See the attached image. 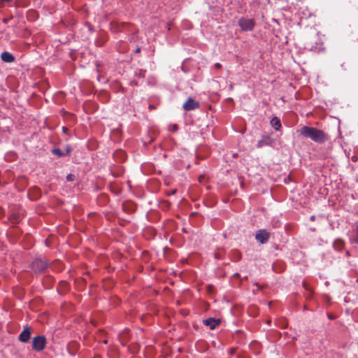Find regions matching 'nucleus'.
Wrapping results in <instances>:
<instances>
[{
	"label": "nucleus",
	"instance_id": "1",
	"mask_svg": "<svg viewBox=\"0 0 358 358\" xmlns=\"http://www.w3.org/2000/svg\"><path fill=\"white\" fill-rule=\"evenodd\" d=\"M299 132L304 138H309L317 143H323L327 140V135L322 130L308 126L302 127Z\"/></svg>",
	"mask_w": 358,
	"mask_h": 358
},
{
	"label": "nucleus",
	"instance_id": "2",
	"mask_svg": "<svg viewBox=\"0 0 358 358\" xmlns=\"http://www.w3.org/2000/svg\"><path fill=\"white\" fill-rule=\"evenodd\" d=\"M46 344V338L44 336H37L34 337L32 340V348L36 351L43 350Z\"/></svg>",
	"mask_w": 358,
	"mask_h": 358
},
{
	"label": "nucleus",
	"instance_id": "3",
	"mask_svg": "<svg viewBox=\"0 0 358 358\" xmlns=\"http://www.w3.org/2000/svg\"><path fill=\"white\" fill-rule=\"evenodd\" d=\"M255 22L253 19L242 17L238 20V25L244 31H251L255 27Z\"/></svg>",
	"mask_w": 358,
	"mask_h": 358
},
{
	"label": "nucleus",
	"instance_id": "4",
	"mask_svg": "<svg viewBox=\"0 0 358 358\" xmlns=\"http://www.w3.org/2000/svg\"><path fill=\"white\" fill-rule=\"evenodd\" d=\"M48 267V263L45 261L37 259L31 263V269L35 272H41Z\"/></svg>",
	"mask_w": 358,
	"mask_h": 358
},
{
	"label": "nucleus",
	"instance_id": "5",
	"mask_svg": "<svg viewBox=\"0 0 358 358\" xmlns=\"http://www.w3.org/2000/svg\"><path fill=\"white\" fill-rule=\"evenodd\" d=\"M270 237V234L264 229L258 230L255 235L256 240L262 244L266 243Z\"/></svg>",
	"mask_w": 358,
	"mask_h": 358
},
{
	"label": "nucleus",
	"instance_id": "6",
	"mask_svg": "<svg viewBox=\"0 0 358 358\" xmlns=\"http://www.w3.org/2000/svg\"><path fill=\"white\" fill-rule=\"evenodd\" d=\"M199 106V102L190 97L187 99L182 106L183 109L187 111L198 108Z\"/></svg>",
	"mask_w": 358,
	"mask_h": 358
},
{
	"label": "nucleus",
	"instance_id": "7",
	"mask_svg": "<svg viewBox=\"0 0 358 358\" xmlns=\"http://www.w3.org/2000/svg\"><path fill=\"white\" fill-rule=\"evenodd\" d=\"M31 334V328L29 326H26L19 335V340L22 343H27L30 339Z\"/></svg>",
	"mask_w": 358,
	"mask_h": 358
},
{
	"label": "nucleus",
	"instance_id": "8",
	"mask_svg": "<svg viewBox=\"0 0 358 358\" xmlns=\"http://www.w3.org/2000/svg\"><path fill=\"white\" fill-rule=\"evenodd\" d=\"M220 323V320H216L213 317L208 318L204 321V324L206 326L210 327V328L211 329H215Z\"/></svg>",
	"mask_w": 358,
	"mask_h": 358
},
{
	"label": "nucleus",
	"instance_id": "9",
	"mask_svg": "<svg viewBox=\"0 0 358 358\" xmlns=\"http://www.w3.org/2000/svg\"><path fill=\"white\" fill-rule=\"evenodd\" d=\"M1 58L3 62L8 63H11L15 60L14 56L8 52H2L1 55Z\"/></svg>",
	"mask_w": 358,
	"mask_h": 358
},
{
	"label": "nucleus",
	"instance_id": "10",
	"mask_svg": "<svg viewBox=\"0 0 358 358\" xmlns=\"http://www.w3.org/2000/svg\"><path fill=\"white\" fill-rule=\"evenodd\" d=\"M122 209L124 211L131 213L136 210V206L131 201H126L122 204Z\"/></svg>",
	"mask_w": 358,
	"mask_h": 358
},
{
	"label": "nucleus",
	"instance_id": "11",
	"mask_svg": "<svg viewBox=\"0 0 358 358\" xmlns=\"http://www.w3.org/2000/svg\"><path fill=\"white\" fill-rule=\"evenodd\" d=\"M40 190L36 187H33L29 192V197L32 200L38 199L40 196Z\"/></svg>",
	"mask_w": 358,
	"mask_h": 358
},
{
	"label": "nucleus",
	"instance_id": "12",
	"mask_svg": "<svg viewBox=\"0 0 358 358\" xmlns=\"http://www.w3.org/2000/svg\"><path fill=\"white\" fill-rule=\"evenodd\" d=\"M271 124L275 130H279V129L281 127L280 120L276 117L271 119Z\"/></svg>",
	"mask_w": 358,
	"mask_h": 358
},
{
	"label": "nucleus",
	"instance_id": "13",
	"mask_svg": "<svg viewBox=\"0 0 358 358\" xmlns=\"http://www.w3.org/2000/svg\"><path fill=\"white\" fill-rule=\"evenodd\" d=\"M114 157L118 159L120 161H124L126 159V153L123 150H117L114 153Z\"/></svg>",
	"mask_w": 358,
	"mask_h": 358
},
{
	"label": "nucleus",
	"instance_id": "14",
	"mask_svg": "<svg viewBox=\"0 0 358 358\" xmlns=\"http://www.w3.org/2000/svg\"><path fill=\"white\" fill-rule=\"evenodd\" d=\"M303 288L307 291V293L306 294V296L307 299H310L313 295V291L310 286L308 285L307 282H303Z\"/></svg>",
	"mask_w": 358,
	"mask_h": 358
},
{
	"label": "nucleus",
	"instance_id": "15",
	"mask_svg": "<svg viewBox=\"0 0 358 358\" xmlns=\"http://www.w3.org/2000/svg\"><path fill=\"white\" fill-rule=\"evenodd\" d=\"M334 246L336 250H341L344 247V242L342 240L338 239L334 242Z\"/></svg>",
	"mask_w": 358,
	"mask_h": 358
},
{
	"label": "nucleus",
	"instance_id": "16",
	"mask_svg": "<svg viewBox=\"0 0 358 358\" xmlns=\"http://www.w3.org/2000/svg\"><path fill=\"white\" fill-rule=\"evenodd\" d=\"M351 242L358 244V224L356 227L355 235L351 238Z\"/></svg>",
	"mask_w": 358,
	"mask_h": 358
},
{
	"label": "nucleus",
	"instance_id": "17",
	"mask_svg": "<svg viewBox=\"0 0 358 358\" xmlns=\"http://www.w3.org/2000/svg\"><path fill=\"white\" fill-rule=\"evenodd\" d=\"M52 152L54 155H56L58 157H62L64 155V153L59 148H55Z\"/></svg>",
	"mask_w": 358,
	"mask_h": 358
},
{
	"label": "nucleus",
	"instance_id": "18",
	"mask_svg": "<svg viewBox=\"0 0 358 358\" xmlns=\"http://www.w3.org/2000/svg\"><path fill=\"white\" fill-rule=\"evenodd\" d=\"M171 206V203L169 201H163L162 203H161V206L162 208H164V209H168Z\"/></svg>",
	"mask_w": 358,
	"mask_h": 358
},
{
	"label": "nucleus",
	"instance_id": "19",
	"mask_svg": "<svg viewBox=\"0 0 358 358\" xmlns=\"http://www.w3.org/2000/svg\"><path fill=\"white\" fill-rule=\"evenodd\" d=\"M75 179H76V176H75V175H73V174H69V175L66 176V180H67L68 181L71 182V181L75 180Z\"/></svg>",
	"mask_w": 358,
	"mask_h": 358
},
{
	"label": "nucleus",
	"instance_id": "20",
	"mask_svg": "<svg viewBox=\"0 0 358 358\" xmlns=\"http://www.w3.org/2000/svg\"><path fill=\"white\" fill-rule=\"evenodd\" d=\"M65 150L66 152V155H69L71 152L72 149L70 145H67L65 146Z\"/></svg>",
	"mask_w": 358,
	"mask_h": 358
},
{
	"label": "nucleus",
	"instance_id": "21",
	"mask_svg": "<svg viewBox=\"0 0 358 358\" xmlns=\"http://www.w3.org/2000/svg\"><path fill=\"white\" fill-rule=\"evenodd\" d=\"M60 284H61V286H62V287H64V288H67V287H68V283L66 282H64V281L61 282Z\"/></svg>",
	"mask_w": 358,
	"mask_h": 358
},
{
	"label": "nucleus",
	"instance_id": "22",
	"mask_svg": "<svg viewBox=\"0 0 358 358\" xmlns=\"http://www.w3.org/2000/svg\"><path fill=\"white\" fill-rule=\"evenodd\" d=\"M235 351H236L235 348H231L229 350V354L233 355L235 352Z\"/></svg>",
	"mask_w": 358,
	"mask_h": 358
},
{
	"label": "nucleus",
	"instance_id": "23",
	"mask_svg": "<svg viewBox=\"0 0 358 358\" xmlns=\"http://www.w3.org/2000/svg\"><path fill=\"white\" fill-rule=\"evenodd\" d=\"M215 67H216L217 69H220V68L221 67V64H220V63H216V64H215Z\"/></svg>",
	"mask_w": 358,
	"mask_h": 358
},
{
	"label": "nucleus",
	"instance_id": "24",
	"mask_svg": "<svg viewBox=\"0 0 358 358\" xmlns=\"http://www.w3.org/2000/svg\"><path fill=\"white\" fill-rule=\"evenodd\" d=\"M62 131L64 133H66V131H68V129L65 127H62Z\"/></svg>",
	"mask_w": 358,
	"mask_h": 358
},
{
	"label": "nucleus",
	"instance_id": "25",
	"mask_svg": "<svg viewBox=\"0 0 358 358\" xmlns=\"http://www.w3.org/2000/svg\"><path fill=\"white\" fill-rule=\"evenodd\" d=\"M177 129H178V126H177L176 124H175V125L173 126V130H174V131H176Z\"/></svg>",
	"mask_w": 358,
	"mask_h": 358
},
{
	"label": "nucleus",
	"instance_id": "26",
	"mask_svg": "<svg viewBox=\"0 0 358 358\" xmlns=\"http://www.w3.org/2000/svg\"><path fill=\"white\" fill-rule=\"evenodd\" d=\"M149 108H150V110H152V109H154V108H155V106H153L152 105H150V106H149Z\"/></svg>",
	"mask_w": 358,
	"mask_h": 358
},
{
	"label": "nucleus",
	"instance_id": "27",
	"mask_svg": "<svg viewBox=\"0 0 358 358\" xmlns=\"http://www.w3.org/2000/svg\"><path fill=\"white\" fill-rule=\"evenodd\" d=\"M141 51V48H138L136 50V52H140Z\"/></svg>",
	"mask_w": 358,
	"mask_h": 358
},
{
	"label": "nucleus",
	"instance_id": "28",
	"mask_svg": "<svg viewBox=\"0 0 358 358\" xmlns=\"http://www.w3.org/2000/svg\"><path fill=\"white\" fill-rule=\"evenodd\" d=\"M1 1H3V2H9L11 0H0Z\"/></svg>",
	"mask_w": 358,
	"mask_h": 358
},
{
	"label": "nucleus",
	"instance_id": "29",
	"mask_svg": "<svg viewBox=\"0 0 358 358\" xmlns=\"http://www.w3.org/2000/svg\"><path fill=\"white\" fill-rule=\"evenodd\" d=\"M229 88H230V90H232V89H233V84H232V83H231V84L229 85Z\"/></svg>",
	"mask_w": 358,
	"mask_h": 358
},
{
	"label": "nucleus",
	"instance_id": "30",
	"mask_svg": "<svg viewBox=\"0 0 358 358\" xmlns=\"http://www.w3.org/2000/svg\"><path fill=\"white\" fill-rule=\"evenodd\" d=\"M124 337H126V334H122V335L121 336V338H120V339L122 340V339L123 338H124Z\"/></svg>",
	"mask_w": 358,
	"mask_h": 358
},
{
	"label": "nucleus",
	"instance_id": "31",
	"mask_svg": "<svg viewBox=\"0 0 358 358\" xmlns=\"http://www.w3.org/2000/svg\"><path fill=\"white\" fill-rule=\"evenodd\" d=\"M121 342H122V345H125V344H126L124 341H121Z\"/></svg>",
	"mask_w": 358,
	"mask_h": 358
},
{
	"label": "nucleus",
	"instance_id": "32",
	"mask_svg": "<svg viewBox=\"0 0 358 358\" xmlns=\"http://www.w3.org/2000/svg\"><path fill=\"white\" fill-rule=\"evenodd\" d=\"M262 142H263L262 141H259V142L258 143V145H261Z\"/></svg>",
	"mask_w": 358,
	"mask_h": 358
},
{
	"label": "nucleus",
	"instance_id": "33",
	"mask_svg": "<svg viewBox=\"0 0 358 358\" xmlns=\"http://www.w3.org/2000/svg\"><path fill=\"white\" fill-rule=\"evenodd\" d=\"M238 259H241V255H240V254H238Z\"/></svg>",
	"mask_w": 358,
	"mask_h": 358
},
{
	"label": "nucleus",
	"instance_id": "34",
	"mask_svg": "<svg viewBox=\"0 0 358 358\" xmlns=\"http://www.w3.org/2000/svg\"><path fill=\"white\" fill-rule=\"evenodd\" d=\"M352 160H353V161H355V160H356V158H355V157H353V158H352Z\"/></svg>",
	"mask_w": 358,
	"mask_h": 358
},
{
	"label": "nucleus",
	"instance_id": "35",
	"mask_svg": "<svg viewBox=\"0 0 358 358\" xmlns=\"http://www.w3.org/2000/svg\"><path fill=\"white\" fill-rule=\"evenodd\" d=\"M1 211V209L0 208V212Z\"/></svg>",
	"mask_w": 358,
	"mask_h": 358
},
{
	"label": "nucleus",
	"instance_id": "36",
	"mask_svg": "<svg viewBox=\"0 0 358 358\" xmlns=\"http://www.w3.org/2000/svg\"><path fill=\"white\" fill-rule=\"evenodd\" d=\"M238 358H239V357H238Z\"/></svg>",
	"mask_w": 358,
	"mask_h": 358
}]
</instances>
